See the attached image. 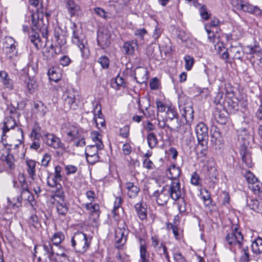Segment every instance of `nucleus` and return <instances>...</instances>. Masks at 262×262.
<instances>
[{"instance_id":"64","label":"nucleus","mask_w":262,"mask_h":262,"mask_svg":"<svg viewBox=\"0 0 262 262\" xmlns=\"http://www.w3.org/2000/svg\"><path fill=\"white\" fill-rule=\"evenodd\" d=\"M173 258L175 262H187L185 257L180 252L174 253Z\"/></svg>"},{"instance_id":"30","label":"nucleus","mask_w":262,"mask_h":262,"mask_svg":"<svg viewBox=\"0 0 262 262\" xmlns=\"http://www.w3.org/2000/svg\"><path fill=\"white\" fill-rule=\"evenodd\" d=\"M21 195L20 193L15 197L8 196L7 200L9 206L13 208H18L20 206L22 200Z\"/></svg>"},{"instance_id":"39","label":"nucleus","mask_w":262,"mask_h":262,"mask_svg":"<svg viewBox=\"0 0 262 262\" xmlns=\"http://www.w3.org/2000/svg\"><path fill=\"white\" fill-rule=\"evenodd\" d=\"M57 212L59 215H65L68 211V206L64 200L57 201L56 205Z\"/></svg>"},{"instance_id":"58","label":"nucleus","mask_w":262,"mask_h":262,"mask_svg":"<svg viewBox=\"0 0 262 262\" xmlns=\"http://www.w3.org/2000/svg\"><path fill=\"white\" fill-rule=\"evenodd\" d=\"M178 207L180 213H182L186 212V203L183 199L178 203Z\"/></svg>"},{"instance_id":"60","label":"nucleus","mask_w":262,"mask_h":262,"mask_svg":"<svg viewBox=\"0 0 262 262\" xmlns=\"http://www.w3.org/2000/svg\"><path fill=\"white\" fill-rule=\"evenodd\" d=\"M200 13L201 17L204 20H207L209 18L210 15L208 13L207 9L205 6H203L200 10Z\"/></svg>"},{"instance_id":"20","label":"nucleus","mask_w":262,"mask_h":262,"mask_svg":"<svg viewBox=\"0 0 262 262\" xmlns=\"http://www.w3.org/2000/svg\"><path fill=\"white\" fill-rule=\"evenodd\" d=\"M244 12L249 13L255 16H260L262 14V11L257 6H253L249 3L245 4L244 6L241 5Z\"/></svg>"},{"instance_id":"1","label":"nucleus","mask_w":262,"mask_h":262,"mask_svg":"<svg viewBox=\"0 0 262 262\" xmlns=\"http://www.w3.org/2000/svg\"><path fill=\"white\" fill-rule=\"evenodd\" d=\"M72 30V42L79 47L82 57L88 58L90 55V52L84 35L82 33L81 29L77 27L75 24H73Z\"/></svg>"},{"instance_id":"12","label":"nucleus","mask_w":262,"mask_h":262,"mask_svg":"<svg viewBox=\"0 0 262 262\" xmlns=\"http://www.w3.org/2000/svg\"><path fill=\"white\" fill-rule=\"evenodd\" d=\"M44 140L47 145L54 149L63 147L60 139L53 134L47 133L45 135Z\"/></svg>"},{"instance_id":"51","label":"nucleus","mask_w":262,"mask_h":262,"mask_svg":"<svg viewBox=\"0 0 262 262\" xmlns=\"http://www.w3.org/2000/svg\"><path fill=\"white\" fill-rule=\"evenodd\" d=\"M98 62L103 69H107L109 67L110 60L106 56H102L98 58Z\"/></svg>"},{"instance_id":"28","label":"nucleus","mask_w":262,"mask_h":262,"mask_svg":"<svg viewBox=\"0 0 262 262\" xmlns=\"http://www.w3.org/2000/svg\"><path fill=\"white\" fill-rule=\"evenodd\" d=\"M168 172L170 175L169 178L171 181L179 180V178L181 173V170L179 167L176 166L174 165H172L169 167Z\"/></svg>"},{"instance_id":"62","label":"nucleus","mask_w":262,"mask_h":262,"mask_svg":"<svg viewBox=\"0 0 262 262\" xmlns=\"http://www.w3.org/2000/svg\"><path fill=\"white\" fill-rule=\"evenodd\" d=\"M129 127L128 125H125L120 129V135L123 138H127L129 135Z\"/></svg>"},{"instance_id":"16","label":"nucleus","mask_w":262,"mask_h":262,"mask_svg":"<svg viewBox=\"0 0 262 262\" xmlns=\"http://www.w3.org/2000/svg\"><path fill=\"white\" fill-rule=\"evenodd\" d=\"M240 155L242 156L243 162L249 168L252 167L253 163L252 161L251 155L245 145H243L240 149Z\"/></svg>"},{"instance_id":"10","label":"nucleus","mask_w":262,"mask_h":262,"mask_svg":"<svg viewBox=\"0 0 262 262\" xmlns=\"http://www.w3.org/2000/svg\"><path fill=\"white\" fill-rule=\"evenodd\" d=\"M168 189L164 186L161 190L155 191L152 196L155 198L159 205L163 206L165 205L170 197Z\"/></svg>"},{"instance_id":"53","label":"nucleus","mask_w":262,"mask_h":262,"mask_svg":"<svg viewBox=\"0 0 262 262\" xmlns=\"http://www.w3.org/2000/svg\"><path fill=\"white\" fill-rule=\"evenodd\" d=\"M185 61V69L189 71L191 69L194 64V59L192 57L189 55H186L184 57Z\"/></svg>"},{"instance_id":"27","label":"nucleus","mask_w":262,"mask_h":262,"mask_svg":"<svg viewBox=\"0 0 262 262\" xmlns=\"http://www.w3.org/2000/svg\"><path fill=\"white\" fill-rule=\"evenodd\" d=\"M135 209L138 217L142 220L147 217L146 208L142 203H137L135 205Z\"/></svg>"},{"instance_id":"25","label":"nucleus","mask_w":262,"mask_h":262,"mask_svg":"<svg viewBox=\"0 0 262 262\" xmlns=\"http://www.w3.org/2000/svg\"><path fill=\"white\" fill-rule=\"evenodd\" d=\"M41 137V127L38 122H35L33 125L30 137L31 140H40Z\"/></svg>"},{"instance_id":"54","label":"nucleus","mask_w":262,"mask_h":262,"mask_svg":"<svg viewBox=\"0 0 262 262\" xmlns=\"http://www.w3.org/2000/svg\"><path fill=\"white\" fill-rule=\"evenodd\" d=\"M115 83L116 84V89H119L120 87L124 88L126 86L124 80L122 76L118 75L115 79Z\"/></svg>"},{"instance_id":"61","label":"nucleus","mask_w":262,"mask_h":262,"mask_svg":"<svg viewBox=\"0 0 262 262\" xmlns=\"http://www.w3.org/2000/svg\"><path fill=\"white\" fill-rule=\"evenodd\" d=\"M151 245L154 248L157 250L158 249L159 245L160 243V240L157 235H152L151 237Z\"/></svg>"},{"instance_id":"50","label":"nucleus","mask_w":262,"mask_h":262,"mask_svg":"<svg viewBox=\"0 0 262 262\" xmlns=\"http://www.w3.org/2000/svg\"><path fill=\"white\" fill-rule=\"evenodd\" d=\"M61 180L62 179H55V176H54L53 178L49 177L48 178L47 184L52 187H57L59 186V187L61 188V185L58 183V181Z\"/></svg>"},{"instance_id":"13","label":"nucleus","mask_w":262,"mask_h":262,"mask_svg":"<svg viewBox=\"0 0 262 262\" xmlns=\"http://www.w3.org/2000/svg\"><path fill=\"white\" fill-rule=\"evenodd\" d=\"M13 183L14 188L20 189L21 194L25 192H29L28 185L23 173H19L18 175L17 180H14Z\"/></svg>"},{"instance_id":"43","label":"nucleus","mask_w":262,"mask_h":262,"mask_svg":"<svg viewBox=\"0 0 262 262\" xmlns=\"http://www.w3.org/2000/svg\"><path fill=\"white\" fill-rule=\"evenodd\" d=\"M16 123L14 118L10 117L4 123L3 126V133L5 134L8 132L10 129L13 128L16 125Z\"/></svg>"},{"instance_id":"47","label":"nucleus","mask_w":262,"mask_h":262,"mask_svg":"<svg viewBox=\"0 0 262 262\" xmlns=\"http://www.w3.org/2000/svg\"><path fill=\"white\" fill-rule=\"evenodd\" d=\"M244 177L249 184H254L258 181L257 178L255 177L253 173L250 171H247L244 175Z\"/></svg>"},{"instance_id":"21","label":"nucleus","mask_w":262,"mask_h":262,"mask_svg":"<svg viewBox=\"0 0 262 262\" xmlns=\"http://www.w3.org/2000/svg\"><path fill=\"white\" fill-rule=\"evenodd\" d=\"M125 188L127 190V195L129 198H136L140 191V188L138 186L132 182H127L125 184Z\"/></svg>"},{"instance_id":"42","label":"nucleus","mask_w":262,"mask_h":262,"mask_svg":"<svg viewBox=\"0 0 262 262\" xmlns=\"http://www.w3.org/2000/svg\"><path fill=\"white\" fill-rule=\"evenodd\" d=\"M64 239V235L63 233L59 232L54 234L52 238L51 242L52 245L58 247L61 242Z\"/></svg>"},{"instance_id":"15","label":"nucleus","mask_w":262,"mask_h":262,"mask_svg":"<svg viewBox=\"0 0 262 262\" xmlns=\"http://www.w3.org/2000/svg\"><path fill=\"white\" fill-rule=\"evenodd\" d=\"M38 248H40L42 250V256L48 257L49 259L55 255V252L50 241L43 242L42 245H39Z\"/></svg>"},{"instance_id":"52","label":"nucleus","mask_w":262,"mask_h":262,"mask_svg":"<svg viewBox=\"0 0 262 262\" xmlns=\"http://www.w3.org/2000/svg\"><path fill=\"white\" fill-rule=\"evenodd\" d=\"M5 161L10 169H13L15 168V165L14 164V158L12 154H7L5 158Z\"/></svg>"},{"instance_id":"5","label":"nucleus","mask_w":262,"mask_h":262,"mask_svg":"<svg viewBox=\"0 0 262 262\" xmlns=\"http://www.w3.org/2000/svg\"><path fill=\"white\" fill-rule=\"evenodd\" d=\"M195 132L198 144L202 147V150H205L207 148L206 140L208 139V127L204 123L200 122L195 126Z\"/></svg>"},{"instance_id":"33","label":"nucleus","mask_w":262,"mask_h":262,"mask_svg":"<svg viewBox=\"0 0 262 262\" xmlns=\"http://www.w3.org/2000/svg\"><path fill=\"white\" fill-rule=\"evenodd\" d=\"M217 172L216 169L214 166H207V171L206 176L212 183V185H214L217 179Z\"/></svg>"},{"instance_id":"24","label":"nucleus","mask_w":262,"mask_h":262,"mask_svg":"<svg viewBox=\"0 0 262 262\" xmlns=\"http://www.w3.org/2000/svg\"><path fill=\"white\" fill-rule=\"evenodd\" d=\"M66 7L71 16H75L80 9L79 6L74 0H68Z\"/></svg>"},{"instance_id":"48","label":"nucleus","mask_w":262,"mask_h":262,"mask_svg":"<svg viewBox=\"0 0 262 262\" xmlns=\"http://www.w3.org/2000/svg\"><path fill=\"white\" fill-rule=\"evenodd\" d=\"M99 209L100 207L99 204H93L92 203V206H91V215L92 216H94V220H96L99 216L100 212H99Z\"/></svg>"},{"instance_id":"32","label":"nucleus","mask_w":262,"mask_h":262,"mask_svg":"<svg viewBox=\"0 0 262 262\" xmlns=\"http://www.w3.org/2000/svg\"><path fill=\"white\" fill-rule=\"evenodd\" d=\"M149 253L147 250L145 244H141L140 246V257L141 262H150Z\"/></svg>"},{"instance_id":"7","label":"nucleus","mask_w":262,"mask_h":262,"mask_svg":"<svg viewBox=\"0 0 262 262\" xmlns=\"http://www.w3.org/2000/svg\"><path fill=\"white\" fill-rule=\"evenodd\" d=\"M168 191L169 192L170 198L174 201L180 199L184 194V190L181 188L180 180L171 181Z\"/></svg>"},{"instance_id":"6","label":"nucleus","mask_w":262,"mask_h":262,"mask_svg":"<svg viewBox=\"0 0 262 262\" xmlns=\"http://www.w3.org/2000/svg\"><path fill=\"white\" fill-rule=\"evenodd\" d=\"M243 240V236L236 227L232 228V231L226 236V241L229 245L236 246L238 248L242 247Z\"/></svg>"},{"instance_id":"56","label":"nucleus","mask_w":262,"mask_h":262,"mask_svg":"<svg viewBox=\"0 0 262 262\" xmlns=\"http://www.w3.org/2000/svg\"><path fill=\"white\" fill-rule=\"evenodd\" d=\"M230 51L232 53H234V58L242 59L243 57V53L242 52V51L240 49L237 48H232Z\"/></svg>"},{"instance_id":"18","label":"nucleus","mask_w":262,"mask_h":262,"mask_svg":"<svg viewBox=\"0 0 262 262\" xmlns=\"http://www.w3.org/2000/svg\"><path fill=\"white\" fill-rule=\"evenodd\" d=\"M147 74L148 72L145 69L141 68H138L136 69L135 72V79L138 83H144L147 80Z\"/></svg>"},{"instance_id":"63","label":"nucleus","mask_w":262,"mask_h":262,"mask_svg":"<svg viewBox=\"0 0 262 262\" xmlns=\"http://www.w3.org/2000/svg\"><path fill=\"white\" fill-rule=\"evenodd\" d=\"M143 167L148 169H152L155 168V165L149 159H145L143 162Z\"/></svg>"},{"instance_id":"2","label":"nucleus","mask_w":262,"mask_h":262,"mask_svg":"<svg viewBox=\"0 0 262 262\" xmlns=\"http://www.w3.org/2000/svg\"><path fill=\"white\" fill-rule=\"evenodd\" d=\"M92 237L81 231L74 233L71 239L72 246L75 251L80 253L85 252L90 246Z\"/></svg>"},{"instance_id":"49","label":"nucleus","mask_w":262,"mask_h":262,"mask_svg":"<svg viewBox=\"0 0 262 262\" xmlns=\"http://www.w3.org/2000/svg\"><path fill=\"white\" fill-rule=\"evenodd\" d=\"M37 66L35 63H29L27 65V74L29 77L33 76L37 73Z\"/></svg>"},{"instance_id":"3","label":"nucleus","mask_w":262,"mask_h":262,"mask_svg":"<svg viewBox=\"0 0 262 262\" xmlns=\"http://www.w3.org/2000/svg\"><path fill=\"white\" fill-rule=\"evenodd\" d=\"M16 42L11 37H7L4 44V48L7 54V59L11 66L15 67L17 62V53Z\"/></svg>"},{"instance_id":"35","label":"nucleus","mask_w":262,"mask_h":262,"mask_svg":"<svg viewBox=\"0 0 262 262\" xmlns=\"http://www.w3.org/2000/svg\"><path fill=\"white\" fill-rule=\"evenodd\" d=\"M214 118L220 124L224 125L228 120L227 113L225 112L216 111L214 113Z\"/></svg>"},{"instance_id":"34","label":"nucleus","mask_w":262,"mask_h":262,"mask_svg":"<svg viewBox=\"0 0 262 262\" xmlns=\"http://www.w3.org/2000/svg\"><path fill=\"white\" fill-rule=\"evenodd\" d=\"M34 107L37 111V113L43 117L46 115L48 111L47 107L43 102L40 101L34 102Z\"/></svg>"},{"instance_id":"40","label":"nucleus","mask_w":262,"mask_h":262,"mask_svg":"<svg viewBox=\"0 0 262 262\" xmlns=\"http://www.w3.org/2000/svg\"><path fill=\"white\" fill-rule=\"evenodd\" d=\"M211 132L212 133L211 134V141L214 142L215 144H217L218 143H220L222 141V136L219 129L216 127H214L211 128Z\"/></svg>"},{"instance_id":"14","label":"nucleus","mask_w":262,"mask_h":262,"mask_svg":"<svg viewBox=\"0 0 262 262\" xmlns=\"http://www.w3.org/2000/svg\"><path fill=\"white\" fill-rule=\"evenodd\" d=\"M111 35L106 30L98 32L97 43L102 49L107 47L111 43Z\"/></svg>"},{"instance_id":"17","label":"nucleus","mask_w":262,"mask_h":262,"mask_svg":"<svg viewBox=\"0 0 262 262\" xmlns=\"http://www.w3.org/2000/svg\"><path fill=\"white\" fill-rule=\"evenodd\" d=\"M53 40L56 42L60 47L63 46L66 43V37L64 34L63 31L58 28L55 29L54 32V37Z\"/></svg>"},{"instance_id":"55","label":"nucleus","mask_w":262,"mask_h":262,"mask_svg":"<svg viewBox=\"0 0 262 262\" xmlns=\"http://www.w3.org/2000/svg\"><path fill=\"white\" fill-rule=\"evenodd\" d=\"M36 86V82L33 80L31 79L30 77L27 81V87L28 90L30 93H32L34 91Z\"/></svg>"},{"instance_id":"59","label":"nucleus","mask_w":262,"mask_h":262,"mask_svg":"<svg viewBox=\"0 0 262 262\" xmlns=\"http://www.w3.org/2000/svg\"><path fill=\"white\" fill-rule=\"evenodd\" d=\"M71 62V59L67 55L62 56L59 60L60 64L63 67L69 66Z\"/></svg>"},{"instance_id":"26","label":"nucleus","mask_w":262,"mask_h":262,"mask_svg":"<svg viewBox=\"0 0 262 262\" xmlns=\"http://www.w3.org/2000/svg\"><path fill=\"white\" fill-rule=\"evenodd\" d=\"M137 48L138 45L137 41L134 40L126 42L124 43L123 46L125 53L129 55H133L135 49H137Z\"/></svg>"},{"instance_id":"19","label":"nucleus","mask_w":262,"mask_h":262,"mask_svg":"<svg viewBox=\"0 0 262 262\" xmlns=\"http://www.w3.org/2000/svg\"><path fill=\"white\" fill-rule=\"evenodd\" d=\"M127 231L124 228H118L115 231V241L117 244L122 245L127 239Z\"/></svg>"},{"instance_id":"41","label":"nucleus","mask_w":262,"mask_h":262,"mask_svg":"<svg viewBox=\"0 0 262 262\" xmlns=\"http://www.w3.org/2000/svg\"><path fill=\"white\" fill-rule=\"evenodd\" d=\"M166 115L165 120L166 122L171 121L172 120L177 119V118H179V115L176 109L171 107H167Z\"/></svg>"},{"instance_id":"22","label":"nucleus","mask_w":262,"mask_h":262,"mask_svg":"<svg viewBox=\"0 0 262 262\" xmlns=\"http://www.w3.org/2000/svg\"><path fill=\"white\" fill-rule=\"evenodd\" d=\"M38 31L31 30L29 33V40L34 45L36 49H39L41 47V38Z\"/></svg>"},{"instance_id":"37","label":"nucleus","mask_w":262,"mask_h":262,"mask_svg":"<svg viewBox=\"0 0 262 262\" xmlns=\"http://www.w3.org/2000/svg\"><path fill=\"white\" fill-rule=\"evenodd\" d=\"M99 107V110L98 111V117H96V114L95 113H94L95 121L96 124L98 128H100L99 125H100V127H104L105 126V120L102 118V114L101 112V108L100 105H97L96 106V109H97Z\"/></svg>"},{"instance_id":"31","label":"nucleus","mask_w":262,"mask_h":262,"mask_svg":"<svg viewBox=\"0 0 262 262\" xmlns=\"http://www.w3.org/2000/svg\"><path fill=\"white\" fill-rule=\"evenodd\" d=\"M58 71V69L54 67L49 69L48 75L50 80L57 82L61 79V75Z\"/></svg>"},{"instance_id":"38","label":"nucleus","mask_w":262,"mask_h":262,"mask_svg":"<svg viewBox=\"0 0 262 262\" xmlns=\"http://www.w3.org/2000/svg\"><path fill=\"white\" fill-rule=\"evenodd\" d=\"M49 260L53 262H67L68 256L64 252H55V255L51 257Z\"/></svg>"},{"instance_id":"46","label":"nucleus","mask_w":262,"mask_h":262,"mask_svg":"<svg viewBox=\"0 0 262 262\" xmlns=\"http://www.w3.org/2000/svg\"><path fill=\"white\" fill-rule=\"evenodd\" d=\"M27 165L28 167V173L33 178V177L35 175V166H36V162L33 160H28L27 161Z\"/></svg>"},{"instance_id":"29","label":"nucleus","mask_w":262,"mask_h":262,"mask_svg":"<svg viewBox=\"0 0 262 262\" xmlns=\"http://www.w3.org/2000/svg\"><path fill=\"white\" fill-rule=\"evenodd\" d=\"M64 104H68L69 108L75 110L77 104L75 102V97L73 93H68L65 94Z\"/></svg>"},{"instance_id":"57","label":"nucleus","mask_w":262,"mask_h":262,"mask_svg":"<svg viewBox=\"0 0 262 262\" xmlns=\"http://www.w3.org/2000/svg\"><path fill=\"white\" fill-rule=\"evenodd\" d=\"M191 183L195 186H199L200 185V177L195 172H193L191 177Z\"/></svg>"},{"instance_id":"11","label":"nucleus","mask_w":262,"mask_h":262,"mask_svg":"<svg viewBox=\"0 0 262 262\" xmlns=\"http://www.w3.org/2000/svg\"><path fill=\"white\" fill-rule=\"evenodd\" d=\"M103 148V144L101 141L96 143L95 145H89L85 147V153L86 157L91 156L95 160H99V157L98 154L99 150Z\"/></svg>"},{"instance_id":"36","label":"nucleus","mask_w":262,"mask_h":262,"mask_svg":"<svg viewBox=\"0 0 262 262\" xmlns=\"http://www.w3.org/2000/svg\"><path fill=\"white\" fill-rule=\"evenodd\" d=\"M252 251L254 253L260 254L262 253V238L258 237L251 244Z\"/></svg>"},{"instance_id":"9","label":"nucleus","mask_w":262,"mask_h":262,"mask_svg":"<svg viewBox=\"0 0 262 262\" xmlns=\"http://www.w3.org/2000/svg\"><path fill=\"white\" fill-rule=\"evenodd\" d=\"M62 131L70 141H75L80 138L79 128L75 125L70 123L65 124L62 127Z\"/></svg>"},{"instance_id":"45","label":"nucleus","mask_w":262,"mask_h":262,"mask_svg":"<svg viewBox=\"0 0 262 262\" xmlns=\"http://www.w3.org/2000/svg\"><path fill=\"white\" fill-rule=\"evenodd\" d=\"M157 251H159L160 255L161 257L164 256L167 262H170V257L168 254L167 247L163 243L161 244V245L158 247V249Z\"/></svg>"},{"instance_id":"8","label":"nucleus","mask_w":262,"mask_h":262,"mask_svg":"<svg viewBox=\"0 0 262 262\" xmlns=\"http://www.w3.org/2000/svg\"><path fill=\"white\" fill-rule=\"evenodd\" d=\"M43 14L39 13L38 10L31 14L32 29V30L43 31L46 30L47 26L43 23Z\"/></svg>"},{"instance_id":"44","label":"nucleus","mask_w":262,"mask_h":262,"mask_svg":"<svg viewBox=\"0 0 262 262\" xmlns=\"http://www.w3.org/2000/svg\"><path fill=\"white\" fill-rule=\"evenodd\" d=\"M147 140L150 148H154L158 144V139L154 133H150L147 136Z\"/></svg>"},{"instance_id":"23","label":"nucleus","mask_w":262,"mask_h":262,"mask_svg":"<svg viewBox=\"0 0 262 262\" xmlns=\"http://www.w3.org/2000/svg\"><path fill=\"white\" fill-rule=\"evenodd\" d=\"M167 123V127L170 130L177 132L185 133V127L183 128L182 126L181 127L180 121L179 120L178 118Z\"/></svg>"},{"instance_id":"4","label":"nucleus","mask_w":262,"mask_h":262,"mask_svg":"<svg viewBox=\"0 0 262 262\" xmlns=\"http://www.w3.org/2000/svg\"><path fill=\"white\" fill-rule=\"evenodd\" d=\"M180 111L183 110L182 116L185 119L186 124L183 125L182 127H185L184 132H190L191 130V124L193 119V110L190 102L183 104L181 101L179 104Z\"/></svg>"}]
</instances>
